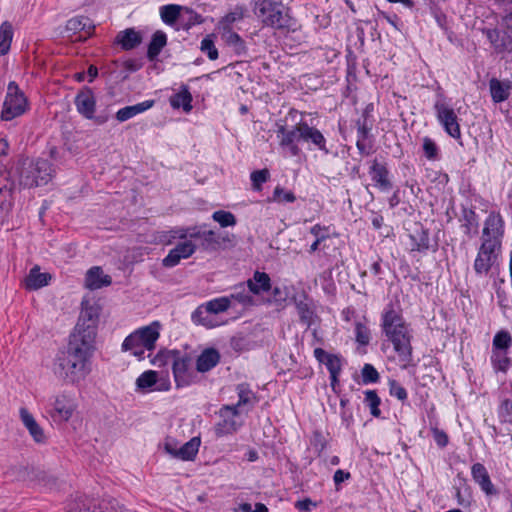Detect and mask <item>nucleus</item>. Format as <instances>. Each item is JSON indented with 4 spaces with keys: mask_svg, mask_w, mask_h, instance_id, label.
<instances>
[{
    "mask_svg": "<svg viewBox=\"0 0 512 512\" xmlns=\"http://www.w3.org/2000/svg\"><path fill=\"white\" fill-rule=\"evenodd\" d=\"M382 328L386 337L392 342L394 350L407 367L412 360L411 335L402 315L389 308L383 315Z\"/></svg>",
    "mask_w": 512,
    "mask_h": 512,
    "instance_id": "f257e3e1",
    "label": "nucleus"
},
{
    "mask_svg": "<svg viewBox=\"0 0 512 512\" xmlns=\"http://www.w3.org/2000/svg\"><path fill=\"white\" fill-rule=\"evenodd\" d=\"M91 351L69 340L68 347L58 356L60 375L69 382H78L89 373Z\"/></svg>",
    "mask_w": 512,
    "mask_h": 512,
    "instance_id": "f03ea898",
    "label": "nucleus"
},
{
    "mask_svg": "<svg viewBox=\"0 0 512 512\" xmlns=\"http://www.w3.org/2000/svg\"><path fill=\"white\" fill-rule=\"evenodd\" d=\"M160 328V323L154 321L148 326L137 329L125 338L122 349L131 351L135 357L142 359L145 350L151 351L155 348V343L160 336Z\"/></svg>",
    "mask_w": 512,
    "mask_h": 512,
    "instance_id": "7ed1b4c3",
    "label": "nucleus"
},
{
    "mask_svg": "<svg viewBox=\"0 0 512 512\" xmlns=\"http://www.w3.org/2000/svg\"><path fill=\"white\" fill-rule=\"evenodd\" d=\"M254 11L264 26L281 30L291 25V17L280 2L255 0Z\"/></svg>",
    "mask_w": 512,
    "mask_h": 512,
    "instance_id": "20e7f679",
    "label": "nucleus"
},
{
    "mask_svg": "<svg viewBox=\"0 0 512 512\" xmlns=\"http://www.w3.org/2000/svg\"><path fill=\"white\" fill-rule=\"evenodd\" d=\"M53 176L52 165L47 160L24 159L20 167V184L27 188L46 185Z\"/></svg>",
    "mask_w": 512,
    "mask_h": 512,
    "instance_id": "39448f33",
    "label": "nucleus"
},
{
    "mask_svg": "<svg viewBox=\"0 0 512 512\" xmlns=\"http://www.w3.org/2000/svg\"><path fill=\"white\" fill-rule=\"evenodd\" d=\"M174 239H200L201 248L205 251H216L225 248L227 244L232 242V238L228 235H219L213 230H199L197 228H183L173 231Z\"/></svg>",
    "mask_w": 512,
    "mask_h": 512,
    "instance_id": "423d86ee",
    "label": "nucleus"
},
{
    "mask_svg": "<svg viewBox=\"0 0 512 512\" xmlns=\"http://www.w3.org/2000/svg\"><path fill=\"white\" fill-rule=\"evenodd\" d=\"M29 107L28 99L15 82H10L3 102L0 118L2 121H11L23 115Z\"/></svg>",
    "mask_w": 512,
    "mask_h": 512,
    "instance_id": "0eeeda50",
    "label": "nucleus"
},
{
    "mask_svg": "<svg viewBox=\"0 0 512 512\" xmlns=\"http://www.w3.org/2000/svg\"><path fill=\"white\" fill-rule=\"evenodd\" d=\"M500 242L492 239L482 241L477 257L474 262V269L478 274L489 272L497 259V252L500 249Z\"/></svg>",
    "mask_w": 512,
    "mask_h": 512,
    "instance_id": "6e6552de",
    "label": "nucleus"
},
{
    "mask_svg": "<svg viewBox=\"0 0 512 512\" xmlns=\"http://www.w3.org/2000/svg\"><path fill=\"white\" fill-rule=\"evenodd\" d=\"M438 121L447 134L455 139L461 138V129L455 111L444 103L437 102L434 106Z\"/></svg>",
    "mask_w": 512,
    "mask_h": 512,
    "instance_id": "1a4fd4ad",
    "label": "nucleus"
},
{
    "mask_svg": "<svg viewBox=\"0 0 512 512\" xmlns=\"http://www.w3.org/2000/svg\"><path fill=\"white\" fill-rule=\"evenodd\" d=\"M97 328L98 327L95 325L77 322L74 331L70 336V341L93 352L97 336Z\"/></svg>",
    "mask_w": 512,
    "mask_h": 512,
    "instance_id": "9d476101",
    "label": "nucleus"
},
{
    "mask_svg": "<svg viewBox=\"0 0 512 512\" xmlns=\"http://www.w3.org/2000/svg\"><path fill=\"white\" fill-rule=\"evenodd\" d=\"M219 413L223 420L216 427L218 436L232 434L241 426L242 423L235 419L239 414L237 406H224Z\"/></svg>",
    "mask_w": 512,
    "mask_h": 512,
    "instance_id": "9b49d317",
    "label": "nucleus"
},
{
    "mask_svg": "<svg viewBox=\"0 0 512 512\" xmlns=\"http://www.w3.org/2000/svg\"><path fill=\"white\" fill-rule=\"evenodd\" d=\"M75 106L77 111L85 118L92 119L96 111V97L93 91L88 88H82L75 97Z\"/></svg>",
    "mask_w": 512,
    "mask_h": 512,
    "instance_id": "f8f14e48",
    "label": "nucleus"
},
{
    "mask_svg": "<svg viewBox=\"0 0 512 512\" xmlns=\"http://www.w3.org/2000/svg\"><path fill=\"white\" fill-rule=\"evenodd\" d=\"M196 250V245L190 240H186L178 244L175 248L170 250L168 255L163 259L165 267H174L182 259L189 258Z\"/></svg>",
    "mask_w": 512,
    "mask_h": 512,
    "instance_id": "ddd939ff",
    "label": "nucleus"
},
{
    "mask_svg": "<svg viewBox=\"0 0 512 512\" xmlns=\"http://www.w3.org/2000/svg\"><path fill=\"white\" fill-rule=\"evenodd\" d=\"M200 446V438L194 437L184 445H182L179 449H176L172 446L170 442L165 444V450L172 455L173 457L179 458L184 461H191L195 458L198 453Z\"/></svg>",
    "mask_w": 512,
    "mask_h": 512,
    "instance_id": "4468645a",
    "label": "nucleus"
},
{
    "mask_svg": "<svg viewBox=\"0 0 512 512\" xmlns=\"http://www.w3.org/2000/svg\"><path fill=\"white\" fill-rule=\"evenodd\" d=\"M190 360L175 354L173 358V375L177 387L187 386L192 382V374L189 370Z\"/></svg>",
    "mask_w": 512,
    "mask_h": 512,
    "instance_id": "2eb2a0df",
    "label": "nucleus"
},
{
    "mask_svg": "<svg viewBox=\"0 0 512 512\" xmlns=\"http://www.w3.org/2000/svg\"><path fill=\"white\" fill-rule=\"evenodd\" d=\"M314 356L320 363L327 367L331 375V384L334 385L341 372V359L335 354L327 353L322 348H316L314 350Z\"/></svg>",
    "mask_w": 512,
    "mask_h": 512,
    "instance_id": "dca6fc26",
    "label": "nucleus"
},
{
    "mask_svg": "<svg viewBox=\"0 0 512 512\" xmlns=\"http://www.w3.org/2000/svg\"><path fill=\"white\" fill-rule=\"evenodd\" d=\"M299 139L304 142H311L318 149L327 152L326 139L324 135L315 127H311L307 122H299Z\"/></svg>",
    "mask_w": 512,
    "mask_h": 512,
    "instance_id": "f3484780",
    "label": "nucleus"
},
{
    "mask_svg": "<svg viewBox=\"0 0 512 512\" xmlns=\"http://www.w3.org/2000/svg\"><path fill=\"white\" fill-rule=\"evenodd\" d=\"M503 233L504 230L502 217L499 213H490L484 224L483 241L492 239L500 242Z\"/></svg>",
    "mask_w": 512,
    "mask_h": 512,
    "instance_id": "a211bd4d",
    "label": "nucleus"
},
{
    "mask_svg": "<svg viewBox=\"0 0 512 512\" xmlns=\"http://www.w3.org/2000/svg\"><path fill=\"white\" fill-rule=\"evenodd\" d=\"M112 279L109 275L104 274L99 266L90 268L85 275V287L89 290H97L102 287L111 285Z\"/></svg>",
    "mask_w": 512,
    "mask_h": 512,
    "instance_id": "6ab92c4d",
    "label": "nucleus"
},
{
    "mask_svg": "<svg viewBox=\"0 0 512 512\" xmlns=\"http://www.w3.org/2000/svg\"><path fill=\"white\" fill-rule=\"evenodd\" d=\"M473 480L481 487L486 495H495L497 493L487 469L481 463H475L471 468Z\"/></svg>",
    "mask_w": 512,
    "mask_h": 512,
    "instance_id": "aec40b11",
    "label": "nucleus"
},
{
    "mask_svg": "<svg viewBox=\"0 0 512 512\" xmlns=\"http://www.w3.org/2000/svg\"><path fill=\"white\" fill-rule=\"evenodd\" d=\"M19 413L22 423L29 431L33 440L37 443H44L46 441V435L33 415L26 408H21Z\"/></svg>",
    "mask_w": 512,
    "mask_h": 512,
    "instance_id": "412c9836",
    "label": "nucleus"
},
{
    "mask_svg": "<svg viewBox=\"0 0 512 512\" xmlns=\"http://www.w3.org/2000/svg\"><path fill=\"white\" fill-rule=\"evenodd\" d=\"M299 122L291 129L288 130L284 126L279 127L278 134L281 136L280 145L289 147L290 153L297 156L300 153V148L296 144L299 139Z\"/></svg>",
    "mask_w": 512,
    "mask_h": 512,
    "instance_id": "4be33fe9",
    "label": "nucleus"
},
{
    "mask_svg": "<svg viewBox=\"0 0 512 512\" xmlns=\"http://www.w3.org/2000/svg\"><path fill=\"white\" fill-rule=\"evenodd\" d=\"M100 313V304L89 300L83 301L78 322H83L84 324L95 325L98 327Z\"/></svg>",
    "mask_w": 512,
    "mask_h": 512,
    "instance_id": "5701e85b",
    "label": "nucleus"
},
{
    "mask_svg": "<svg viewBox=\"0 0 512 512\" xmlns=\"http://www.w3.org/2000/svg\"><path fill=\"white\" fill-rule=\"evenodd\" d=\"M51 280L49 273H41L38 266L33 267L23 281V285L27 290H38L48 285Z\"/></svg>",
    "mask_w": 512,
    "mask_h": 512,
    "instance_id": "b1692460",
    "label": "nucleus"
},
{
    "mask_svg": "<svg viewBox=\"0 0 512 512\" xmlns=\"http://www.w3.org/2000/svg\"><path fill=\"white\" fill-rule=\"evenodd\" d=\"M491 97L494 102L500 103L507 100L512 91V83L510 81H500L492 78L489 81Z\"/></svg>",
    "mask_w": 512,
    "mask_h": 512,
    "instance_id": "393cba45",
    "label": "nucleus"
},
{
    "mask_svg": "<svg viewBox=\"0 0 512 512\" xmlns=\"http://www.w3.org/2000/svg\"><path fill=\"white\" fill-rule=\"evenodd\" d=\"M220 361V354L214 348H207L202 351L196 361L198 372L204 373L215 367Z\"/></svg>",
    "mask_w": 512,
    "mask_h": 512,
    "instance_id": "a878e982",
    "label": "nucleus"
},
{
    "mask_svg": "<svg viewBox=\"0 0 512 512\" xmlns=\"http://www.w3.org/2000/svg\"><path fill=\"white\" fill-rule=\"evenodd\" d=\"M76 409L74 400L66 395H60L55 399L54 411L59 419L68 421Z\"/></svg>",
    "mask_w": 512,
    "mask_h": 512,
    "instance_id": "bb28decb",
    "label": "nucleus"
},
{
    "mask_svg": "<svg viewBox=\"0 0 512 512\" xmlns=\"http://www.w3.org/2000/svg\"><path fill=\"white\" fill-rule=\"evenodd\" d=\"M116 42L121 45L124 50H131L142 42V35L135 29L129 28L118 33Z\"/></svg>",
    "mask_w": 512,
    "mask_h": 512,
    "instance_id": "cd10ccee",
    "label": "nucleus"
},
{
    "mask_svg": "<svg viewBox=\"0 0 512 512\" xmlns=\"http://www.w3.org/2000/svg\"><path fill=\"white\" fill-rule=\"evenodd\" d=\"M66 28L68 31H70L74 34L83 32L84 33L83 39H86L87 37H89L92 34L94 26L92 25L91 21L88 18L83 17V16H78V17H74V18H71L70 20H68V22L66 24ZM80 38H82V36H80Z\"/></svg>",
    "mask_w": 512,
    "mask_h": 512,
    "instance_id": "c85d7f7f",
    "label": "nucleus"
},
{
    "mask_svg": "<svg viewBox=\"0 0 512 512\" xmlns=\"http://www.w3.org/2000/svg\"><path fill=\"white\" fill-rule=\"evenodd\" d=\"M184 7L176 4L164 5L160 8V17L162 21L170 26H174L177 21L185 16L183 14Z\"/></svg>",
    "mask_w": 512,
    "mask_h": 512,
    "instance_id": "c756f323",
    "label": "nucleus"
},
{
    "mask_svg": "<svg viewBox=\"0 0 512 512\" xmlns=\"http://www.w3.org/2000/svg\"><path fill=\"white\" fill-rule=\"evenodd\" d=\"M154 104L153 100H147L141 103H138L133 106H127L124 108H121L116 113V119L119 122L127 121L128 119L136 116L139 113H142L148 109H150Z\"/></svg>",
    "mask_w": 512,
    "mask_h": 512,
    "instance_id": "7c9ffc66",
    "label": "nucleus"
},
{
    "mask_svg": "<svg viewBox=\"0 0 512 512\" xmlns=\"http://www.w3.org/2000/svg\"><path fill=\"white\" fill-rule=\"evenodd\" d=\"M247 286L253 294L267 292L271 288L270 277L265 272L256 271L253 278L247 281Z\"/></svg>",
    "mask_w": 512,
    "mask_h": 512,
    "instance_id": "2f4dec72",
    "label": "nucleus"
},
{
    "mask_svg": "<svg viewBox=\"0 0 512 512\" xmlns=\"http://www.w3.org/2000/svg\"><path fill=\"white\" fill-rule=\"evenodd\" d=\"M92 498H89L84 495H77L69 498L64 507L65 512H91L90 505L92 503Z\"/></svg>",
    "mask_w": 512,
    "mask_h": 512,
    "instance_id": "473e14b6",
    "label": "nucleus"
},
{
    "mask_svg": "<svg viewBox=\"0 0 512 512\" xmlns=\"http://www.w3.org/2000/svg\"><path fill=\"white\" fill-rule=\"evenodd\" d=\"M166 44H167L166 34L161 30H157L152 35V39L149 43L147 57L150 60H154L159 55L161 50L166 46Z\"/></svg>",
    "mask_w": 512,
    "mask_h": 512,
    "instance_id": "72a5a7b5",
    "label": "nucleus"
},
{
    "mask_svg": "<svg viewBox=\"0 0 512 512\" xmlns=\"http://www.w3.org/2000/svg\"><path fill=\"white\" fill-rule=\"evenodd\" d=\"M14 35L13 26L5 21L0 25V56L6 55L11 47Z\"/></svg>",
    "mask_w": 512,
    "mask_h": 512,
    "instance_id": "f704fd0d",
    "label": "nucleus"
},
{
    "mask_svg": "<svg viewBox=\"0 0 512 512\" xmlns=\"http://www.w3.org/2000/svg\"><path fill=\"white\" fill-rule=\"evenodd\" d=\"M371 175L373 181H375L379 187L382 189L390 188L391 183L388 178V170L383 164L374 161L371 167Z\"/></svg>",
    "mask_w": 512,
    "mask_h": 512,
    "instance_id": "c9c22d12",
    "label": "nucleus"
},
{
    "mask_svg": "<svg viewBox=\"0 0 512 512\" xmlns=\"http://www.w3.org/2000/svg\"><path fill=\"white\" fill-rule=\"evenodd\" d=\"M192 96L186 87H183L177 94L170 98V104L173 108L182 107L184 111L189 112L192 109Z\"/></svg>",
    "mask_w": 512,
    "mask_h": 512,
    "instance_id": "e433bc0d",
    "label": "nucleus"
},
{
    "mask_svg": "<svg viewBox=\"0 0 512 512\" xmlns=\"http://www.w3.org/2000/svg\"><path fill=\"white\" fill-rule=\"evenodd\" d=\"M183 18H181L179 27H177V30L183 29V30H189L191 27L201 24L203 22V18L200 14L196 13L194 10L184 7L183 10Z\"/></svg>",
    "mask_w": 512,
    "mask_h": 512,
    "instance_id": "4c0bfd02",
    "label": "nucleus"
},
{
    "mask_svg": "<svg viewBox=\"0 0 512 512\" xmlns=\"http://www.w3.org/2000/svg\"><path fill=\"white\" fill-rule=\"evenodd\" d=\"M192 320L198 325L205 326L207 328H213L217 324L212 319L211 314L205 309L203 305L199 306L192 314Z\"/></svg>",
    "mask_w": 512,
    "mask_h": 512,
    "instance_id": "58836bf2",
    "label": "nucleus"
},
{
    "mask_svg": "<svg viewBox=\"0 0 512 512\" xmlns=\"http://www.w3.org/2000/svg\"><path fill=\"white\" fill-rule=\"evenodd\" d=\"M512 345V337L509 332L501 330L497 332L493 339L492 350L506 351Z\"/></svg>",
    "mask_w": 512,
    "mask_h": 512,
    "instance_id": "ea45409f",
    "label": "nucleus"
},
{
    "mask_svg": "<svg viewBox=\"0 0 512 512\" xmlns=\"http://www.w3.org/2000/svg\"><path fill=\"white\" fill-rule=\"evenodd\" d=\"M203 306L210 314L222 313V312H225L226 310H228V308L230 307V298L229 297L216 298L211 301H208Z\"/></svg>",
    "mask_w": 512,
    "mask_h": 512,
    "instance_id": "a19ab883",
    "label": "nucleus"
},
{
    "mask_svg": "<svg viewBox=\"0 0 512 512\" xmlns=\"http://www.w3.org/2000/svg\"><path fill=\"white\" fill-rule=\"evenodd\" d=\"M310 233L315 237V241L310 246L309 252L314 253L318 250L320 243L328 238V228L316 224L310 229Z\"/></svg>",
    "mask_w": 512,
    "mask_h": 512,
    "instance_id": "79ce46f5",
    "label": "nucleus"
},
{
    "mask_svg": "<svg viewBox=\"0 0 512 512\" xmlns=\"http://www.w3.org/2000/svg\"><path fill=\"white\" fill-rule=\"evenodd\" d=\"M158 382V373L153 370H148L142 373L136 381L137 386L140 389H147L154 385H156Z\"/></svg>",
    "mask_w": 512,
    "mask_h": 512,
    "instance_id": "37998d69",
    "label": "nucleus"
},
{
    "mask_svg": "<svg viewBox=\"0 0 512 512\" xmlns=\"http://www.w3.org/2000/svg\"><path fill=\"white\" fill-rule=\"evenodd\" d=\"M491 361L493 366L502 372H505L510 365V360L506 356V351L492 350Z\"/></svg>",
    "mask_w": 512,
    "mask_h": 512,
    "instance_id": "c03bdc74",
    "label": "nucleus"
},
{
    "mask_svg": "<svg viewBox=\"0 0 512 512\" xmlns=\"http://www.w3.org/2000/svg\"><path fill=\"white\" fill-rule=\"evenodd\" d=\"M365 402L369 406L371 414L374 417H379L381 411L379 409V405L381 403L380 398L378 397L376 391L368 390L365 392Z\"/></svg>",
    "mask_w": 512,
    "mask_h": 512,
    "instance_id": "a18cd8bd",
    "label": "nucleus"
},
{
    "mask_svg": "<svg viewBox=\"0 0 512 512\" xmlns=\"http://www.w3.org/2000/svg\"><path fill=\"white\" fill-rule=\"evenodd\" d=\"M12 209L11 191L0 194V223H3L9 216Z\"/></svg>",
    "mask_w": 512,
    "mask_h": 512,
    "instance_id": "49530a36",
    "label": "nucleus"
},
{
    "mask_svg": "<svg viewBox=\"0 0 512 512\" xmlns=\"http://www.w3.org/2000/svg\"><path fill=\"white\" fill-rule=\"evenodd\" d=\"M214 221L218 222L221 227L234 226L236 224L235 216L228 211L218 210L212 215Z\"/></svg>",
    "mask_w": 512,
    "mask_h": 512,
    "instance_id": "de8ad7c7",
    "label": "nucleus"
},
{
    "mask_svg": "<svg viewBox=\"0 0 512 512\" xmlns=\"http://www.w3.org/2000/svg\"><path fill=\"white\" fill-rule=\"evenodd\" d=\"M269 177L270 173L268 169L253 171L250 175L253 190L260 191L262 184L265 183Z\"/></svg>",
    "mask_w": 512,
    "mask_h": 512,
    "instance_id": "09e8293b",
    "label": "nucleus"
},
{
    "mask_svg": "<svg viewBox=\"0 0 512 512\" xmlns=\"http://www.w3.org/2000/svg\"><path fill=\"white\" fill-rule=\"evenodd\" d=\"M200 50L206 53L210 60H216L218 58V50L214 44L212 35H207L202 41Z\"/></svg>",
    "mask_w": 512,
    "mask_h": 512,
    "instance_id": "8fccbe9b",
    "label": "nucleus"
},
{
    "mask_svg": "<svg viewBox=\"0 0 512 512\" xmlns=\"http://www.w3.org/2000/svg\"><path fill=\"white\" fill-rule=\"evenodd\" d=\"M237 391L239 396L238 403L235 405L237 406V409H239L243 405L251 403L255 399L254 394L249 389V386L247 384L238 385Z\"/></svg>",
    "mask_w": 512,
    "mask_h": 512,
    "instance_id": "3c124183",
    "label": "nucleus"
},
{
    "mask_svg": "<svg viewBox=\"0 0 512 512\" xmlns=\"http://www.w3.org/2000/svg\"><path fill=\"white\" fill-rule=\"evenodd\" d=\"M296 200V197L292 191H286L284 188L277 186L274 189L272 201L279 203H292Z\"/></svg>",
    "mask_w": 512,
    "mask_h": 512,
    "instance_id": "603ef678",
    "label": "nucleus"
},
{
    "mask_svg": "<svg viewBox=\"0 0 512 512\" xmlns=\"http://www.w3.org/2000/svg\"><path fill=\"white\" fill-rule=\"evenodd\" d=\"M98 512H128L127 509L116 500H107L98 503Z\"/></svg>",
    "mask_w": 512,
    "mask_h": 512,
    "instance_id": "864d4df0",
    "label": "nucleus"
},
{
    "mask_svg": "<svg viewBox=\"0 0 512 512\" xmlns=\"http://www.w3.org/2000/svg\"><path fill=\"white\" fill-rule=\"evenodd\" d=\"M11 191V181L5 166L0 163V194Z\"/></svg>",
    "mask_w": 512,
    "mask_h": 512,
    "instance_id": "5fc2aeb1",
    "label": "nucleus"
},
{
    "mask_svg": "<svg viewBox=\"0 0 512 512\" xmlns=\"http://www.w3.org/2000/svg\"><path fill=\"white\" fill-rule=\"evenodd\" d=\"M362 378L365 383L376 382L379 374L371 364H365L362 369Z\"/></svg>",
    "mask_w": 512,
    "mask_h": 512,
    "instance_id": "6e6d98bb",
    "label": "nucleus"
},
{
    "mask_svg": "<svg viewBox=\"0 0 512 512\" xmlns=\"http://www.w3.org/2000/svg\"><path fill=\"white\" fill-rule=\"evenodd\" d=\"M423 149L428 159L433 160L436 158L438 149L435 142L432 139L428 137L424 138Z\"/></svg>",
    "mask_w": 512,
    "mask_h": 512,
    "instance_id": "4d7b16f0",
    "label": "nucleus"
},
{
    "mask_svg": "<svg viewBox=\"0 0 512 512\" xmlns=\"http://www.w3.org/2000/svg\"><path fill=\"white\" fill-rule=\"evenodd\" d=\"M370 334L368 328L362 323L356 324V340L362 345L369 343Z\"/></svg>",
    "mask_w": 512,
    "mask_h": 512,
    "instance_id": "13d9d810",
    "label": "nucleus"
},
{
    "mask_svg": "<svg viewBox=\"0 0 512 512\" xmlns=\"http://www.w3.org/2000/svg\"><path fill=\"white\" fill-rule=\"evenodd\" d=\"M431 432L435 442L439 447L443 448L448 445L449 438L445 431L440 430L437 427H431Z\"/></svg>",
    "mask_w": 512,
    "mask_h": 512,
    "instance_id": "bf43d9fd",
    "label": "nucleus"
},
{
    "mask_svg": "<svg viewBox=\"0 0 512 512\" xmlns=\"http://www.w3.org/2000/svg\"><path fill=\"white\" fill-rule=\"evenodd\" d=\"M390 393L391 395L397 397L399 400H405L407 398V392L405 388L394 380L390 382Z\"/></svg>",
    "mask_w": 512,
    "mask_h": 512,
    "instance_id": "052dcab7",
    "label": "nucleus"
},
{
    "mask_svg": "<svg viewBox=\"0 0 512 512\" xmlns=\"http://www.w3.org/2000/svg\"><path fill=\"white\" fill-rule=\"evenodd\" d=\"M176 353L174 352H166V351H160L152 360V363L154 365H165L168 363L169 360H173Z\"/></svg>",
    "mask_w": 512,
    "mask_h": 512,
    "instance_id": "680f3d73",
    "label": "nucleus"
},
{
    "mask_svg": "<svg viewBox=\"0 0 512 512\" xmlns=\"http://www.w3.org/2000/svg\"><path fill=\"white\" fill-rule=\"evenodd\" d=\"M499 415L503 418V420H507L512 417V400L505 399L501 402L499 407Z\"/></svg>",
    "mask_w": 512,
    "mask_h": 512,
    "instance_id": "e2e57ef3",
    "label": "nucleus"
},
{
    "mask_svg": "<svg viewBox=\"0 0 512 512\" xmlns=\"http://www.w3.org/2000/svg\"><path fill=\"white\" fill-rule=\"evenodd\" d=\"M225 41L233 46L242 47L243 46V40L241 37L231 29H227L225 35Z\"/></svg>",
    "mask_w": 512,
    "mask_h": 512,
    "instance_id": "0e129e2a",
    "label": "nucleus"
},
{
    "mask_svg": "<svg viewBox=\"0 0 512 512\" xmlns=\"http://www.w3.org/2000/svg\"><path fill=\"white\" fill-rule=\"evenodd\" d=\"M229 298L230 301L235 300L243 305H251L253 303V298L245 291L233 293L229 296Z\"/></svg>",
    "mask_w": 512,
    "mask_h": 512,
    "instance_id": "69168bd1",
    "label": "nucleus"
},
{
    "mask_svg": "<svg viewBox=\"0 0 512 512\" xmlns=\"http://www.w3.org/2000/svg\"><path fill=\"white\" fill-rule=\"evenodd\" d=\"M316 503H314L311 499L305 498L303 500H299L295 503V507L300 511L308 512L312 507H315Z\"/></svg>",
    "mask_w": 512,
    "mask_h": 512,
    "instance_id": "338daca9",
    "label": "nucleus"
},
{
    "mask_svg": "<svg viewBox=\"0 0 512 512\" xmlns=\"http://www.w3.org/2000/svg\"><path fill=\"white\" fill-rule=\"evenodd\" d=\"M300 319L310 325L313 317V312L307 308L306 306H301L300 308Z\"/></svg>",
    "mask_w": 512,
    "mask_h": 512,
    "instance_id": "774afa93",
    "label": "nucleus"
}]
</instances>
